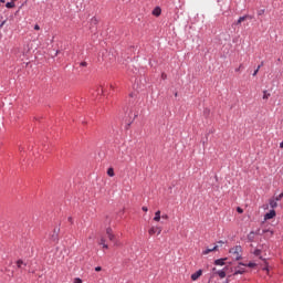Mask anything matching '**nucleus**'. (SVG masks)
I'll return each instance as SVG.
<instances>
[{
	"mask_svg": "<svg viewBox=\"0 0 283 283\" xmlns=\"http://www.w3.org/2000/svg\"><path fill=\"white\" fill-rule=\"evenodd\" d=\"M230 255L232 260H242V247L237 245L232 249H230Z\"/></svg>",
	"mask_w": 283,
	"mask_h": 283,
	"instance_id": "obj_1",
	"label": "nucleus"
},
{
	"mask_svg": "<svg viewBox=\"0 0 283 283\" xmlns=\"http://www.w3.org/2000/svg\"><path fill=\"white\" fill-rule=\"evenodd\" d=\"M149 235H160L163 233V227L153 226L148 230Z\"/></svg>",
	"mask_w": 283,
	"mask_h": 283,
	"instance_id": "obj_2",
	"label": "nucleus"
},
{
	"mask_svg": "<svg viewBox=\"0 0 283 283\" xmlns=\"http://www.w3.org/2000/svg\"><path fill=\"white\" fill-rule=\"evenodd\" d=\"M50 240L54 243V244H59V229H54L52 234L50 235Z\"/></svg>",
	"mask_w": 283,
	"mask_h": 283,
	"instance_id": "obj_3",
	"label": "nucleus"
},
{
	"mask_svg": "<svg viewBox=\"0 0 283 283\" xmlns=\"http://www.w3.org/2000/svg\"><path fill=\"white\" fill-rule=\"evenodd\" d=\"M106 235L111 242H114V240H116V235L114 234V230H112V228L106 229Z\"/></svg>",
	"mask_w": 283,
	"mask_h": 283,
	"instance_id": "obj_4",
	"label": "nucleus"
},
{
	"mask_svg": "<svg viewBox=\"0 0 283 283\" xmlns=\"http://www.w3.org/2000/svg\"><path fill=\"white\" fill-rule=\"evenodd\" d=\"M247 19H253V17H251V15H249V14L243 15V17H240V18L238 19V21L233 23V25H240V23H242L243 21H247Z\"/></svg>",
	"mask_w": 283,
	"mask_h": 283,
	"instance_id": "obj_5",
	"label": "nucleus"
},
{
	"mask_svg": "<svg viewBox=\"0 0 283 283\" xmlns=\"http://www.w3.org/2000/svg\"><path fill=\"white\" fill-rule=\"evenodd\" d=\"M273 218H275V210H271L264 216V220H273Z\"/></svg>",
	"mask_w": 283,
	"mask_h": 283,
	"instance_id": "obj_6",
	"label": "nucleus"
},
{
	"mask_svg": "<svg viewBox=\"0 0 283 283\" xmlns=\"http://www.w3.org/2000/svg\"><path fill=\"white\" fill-rule=\"evenodd\" d=\"M202 275V270L197 271L196 273L191 274L192 282H196Z\"/></svg>",
	"mask_w": 283,
	"mask_h": 283,
	"instance_id": "obj_7",
	"label": "nucleus"
},
{
	"mask_svg": "<svg viewBox=\"0 0 283 283\" xmlns=\"http://www.w3.org/2000/svg\"><path fill=\"white\" fill-rule=\"evenodd\" d=\"M213 251H218V245H214L212 249H206L202 255H209V253H213Z\"/></svg>",
	"mask_w": 283,
	"mask_h": 283,
	"instance_id": "obj_8",
	"label": "nucleus"
},
{
	"mask_svg": "<svg viewBox=\"0 0 283 283\" xmlns=\"http://www.w3.org/2000/svg\"><path fill=\"white\" fill-rule=\"evenodd\" d=\"M163 10L160 9V7H157L153 10V14L154 17H160Z\"/></svg>",
	"mask_w": 283,
	"mask_h": 283,
	"instance_id": "obj_9",
	"label": "nucleus"
},
{
	"mask_svg": "<svg viewBox=\"0 0 283 283\" xmlns=\"http://www.w3.org/2000/svg\"><path fill=\"white\" fill-rule=\"evenodd\" d=\"M270 207H271V209H276L277 201L274 198L270 199Z\"/></svg>",
	"mask_w": 283,
	"mask_h": 283,
	"instance_id": "obj_10",
	"label": "nucleus"
},
{
	"mask_svg": "<svg viewBox=\"0 0 283 283\" xmlns=\"http://www.w3.org/2000/svg\"><path fill=\"white\" fill-rule=\"evenodd\" d=\"M217 275H219L221 280H224V277H227V272L224 270H221L217 272Z\"/></svg>",
	"mask_w": 283,
	"mask_h": 283,
	"instance_id": "obj_11",
	"label": "nucleus"
},
{
	"mask_svg": "<svg viewBox=\"0 0 283 283\" xmlns=\"http://www.w3.org/2000/svg\"><path fill=\"white\" fill-rule=\"evenodd\" d=\"M214 264H216L217 266H224V259H218V260H216V261H214Z\"/></svg>",
	"mask_w": 283,
	"mask_h": 283,
	"instance_id": "obj_12",
	"label": "nucleus"
},
{
	"mask_svg": "<svg viewBox=\"0 0 283 283\" xmlns=\"http://www.w3.org/2000/svg\"><path fill=\"white\" fill-rule=\"evenodd\" d=\"M160 220V210L155 212L154 221L158 222Z\"/></svg>",
	"mask_w": 283,
	"mask_h": 283,
	"instance_id": "obj_13",
	"label": "nucleus"
},
{
	"mask_svg": "<svg viewBox=\"0 0 283 283\" xmlns=\"http://www.w3.org/2000/svg\"><path fill=\"white\" fill-rule=\"evenodd\" d=\"M17 266H18V269H23V266H25V263L23 262V260H18Z\"/></svg>",
	"mask_w": 283,
	"mask_h": 283,
	"instance_id": "obj_14",
	"label": "nucleus"
},
{
	"mask_svg": "<svg viewBox=\"0 0 283 283\" xmlns=\"http://www.w3.org/2000/svg\"><path fill=\"white\" fill-rule=\"evenodd\" d=\"M107 176H109L111 178H114V176H115L114 168H108L107 169Z\"/></svg>",
	"mask_w": 283,
	"mask_h": 283,
	"instance_id": "obj_15",
	"label": "nucleus"
},
{
	"mask_svg": "<svg viewBox=\"0 0 283 283\" xmlns=\"http://www.w3.org/2000/svg\"><path fill=\"white\" fill-rule=\"evenodd\" d=\"M244 273V270H240V268H237L234 271V275H242Z\"/></svg>",
	"mask_w": 283,
	"mask_h": 283,
	"instance_id": "obj_16",
	"label": "nucleus"
},
{
	"mask_svg": "<svg viewBox=\"0 0 283 283\" xmlns=\"http://www.w3.org/2000/svg\"><path fill=\"white\" fill-rule=\"evenodd\" d=\"M283 198V192H281L279 196L276 197H273V199L276 201V202H280V200H282Z\"/></svg>",
	"mask_w": 283,
	"mask_h": 283,
	"instance_id": "obj_17",
	"label": "nucleus"
},
{
	"mask_svg": "<svg viewBox=\"0 0 283 283\" xmlns=\"http://www.w3.org/2000/svg\"><path fill=\"white\" fill-rule=\"evenodd\" d=\"M271 96L270 93H266V91L263 92V99L269 101V97Z\"/></svg>",
	"mask_w": 283,
	"mask_h": 283,
	"instance_id": "obj_18",
	"label": "nucleus"
},
{
	"mask_svg": "<svg viewBox=\"0 0 283 283\" xmlns=\"http://www.w3.org/2000/svg\"><path fill=\"white\" fill-rule=\"evenodd\" d=\"M98 244H99V247H103V245H105L106 243H105V238H101L99 239V241H98Z\"/></svg>",
	"mask_w": 283,
	"mask_h": 283,
	"instance_id": "obj_19",
	"label": "nucleus"
},
{
	"mask_svg": "<svg viewBox=\"0 0 283 283\" xmlns=\"http://www.w3.org/2000/svg\"><path fill=\"white\" fill-rule=\"evenodd\" d=\"M6 8H14V2H7Z\"/></svg>",
	"mask_w": 283,
	"mask_h": 283,
	"instance_id": "obj_20",
	"label": "nucleus"
},
{
	"mask_svg": "<svg viewBox=\"0 0 283 283\" xmlns=\"http://www.w3.org/2000/svg\"><path fill=\"white\" fill-rule=\"evenodd\" d=\"M74 283H83V280H81L80 277H75Z\"/></svg>",
	"mask_w": 283,
	"mask_h": 283,
	"instance_id": "obj_21",
	"label": "nucleus"
},
{
	"mask_svg": "<svg viewBox=\"0 0 283 283\" xmlns=\"http://www.w3.org/2000/svg\"><path fill=\"white\" fill-rule=\"evenodd\" d=\"M258 14H259V17H262V14H264V9L259 10Z\"/></svg>",
	"mask_w": 283,
	"mask_h": 283,
	"instance_id": "obj_22",
	"label": "nucleus"
},
{
	"mask_svg": "<svg viewBox=\"0 0 283 283\" xmlns=\"http://www.w3.org/2000/svg\"><path fill=\"white\" fill-rule=\"evenodd\" d=\"M238 213H244V210L240 207L237 208Z\"/></svg>",
	"mask_w": 283,
	"mask_h": 283,
	"instance_id": "obj_23",
	"label": "nucleus"
},
{
	"mask_svg": "<svg viewBox=\"0 0 283 283\" xmlns=\"http://www.w3.org/2000/svg\"><path fill=\"white\" fill-rule=\"evenodd\" d=\"M248 266H249L250 269H253V266H255V263L250 262V263L248 264Z\"/></svg>",
	"mask_w": 283,
	"mask_h": 283,
	"instance_id": "obj_24",
	"label": "nucleus"
},
{
	"mask_svg": "<svg viewBox=\"0 0 283 283\" xmlns=\"http://www.w3.org/2000/svg\"><path fill=\"white\" fill-rule=\"evenodd\" d=\"M92 23L97 24L98 20H96V18H92Z\"/></svg>",
	"mask_w": 283,
	"mask_h": 283,
	"instance_id": "obj_25",
	"label": "nucleus"
},
{
	"mask_svg": "<svg viewBox=\"0 0 283 283\" xmlns=\"http://www.w3.org/2000/svg\"><path fill=\"white\" fill-rule=\"evenodd\" d=\"M161 218H163L164 220H169V216H168V214H164Z\"/></svg>",
	"mask_w": 283,
	"mask_h": 283,
	"instance_id": "obj_26",
	"label": "nucleus"
},
{
	"mask_svg": "<svg viewBox=\"0 0 283 283\" xmlns=\"http://www.w3.org/2000/svg\"><path fill=\"white\" fill-rule=\"evenodd\" d=\"M258 72H260L258 69L253 72L252 76H258Z\"/></svg>",
	"mask_w": 283,
	"mask_h": 283,
	"instance_id": "obj_27",
	"label": "nucleus"
},
{
	"mask_svg": "<svg viewBox=\"0 0 283 283\" xmlns=\"http://www.w3.org/2000/svg\"><path fill=\"white\" fill-rule=\"evenodd\" d=\"M95 271H97V272L103 271V268L96 266V268H95Z\"/></svg>",
	"mask_w": 283,
	"mask_h": 283,
	"instance_id": "obj_28",
	"label": "nucleus"
},
{
	"mask_svg": "<svg viewBox=\"0 0 283 283\" xmlns=\"http://www.w3.org/2000/svg\"><path fill=\"white\" fill-rule=\"evenodd\" d=\"M81 65H82V67H86L87 66V62H82Z\"/></svg>",
	"mask_w": 283,
	"mask_h": 283,
	"instance_id": "obj_29",
	"label": "nucleus"
},
{
	"mask_svg": "<svg viewBox=\"0 0 283 283\" xmlns=\"http://www.w3.org/2000/svg\"><path fill=\"white\" fill-rule=\"evenodd\" d=\"M264 65V62H261V64L256 67V70L260 71V69Z\"/></svg>",
	"mask_w": 283,
	"mask_h": 283,
	"instance_id": "obj_30",
	"label": "nucleus"
},
{
	"mask_svg": "<svg viewBox=\"0 0 283 283\" xmlns=\"http://www.w3.org/2000/svg\"><path fill=\"white\" fill-rule=\"evenodd\" d=\"M142 210L145 211V212L149 211V209H147V207H145V206L142 208Z\"/></svg>",
	"mask_w": 283,
	"mask_h": 283,
	"instance_id": "obj_31",
	"label": "nucleus"
},
{
	"mask_svg": "<svg viewBox=\"0 0 283 283\" xmlns=\"http://www.w3.org/2000/svg\"><path fill=\"white\" fill-rule=\"evenodd\" d=\"M34 30H41V27H39V24H35Z\"/></svg>",
	"mask_w": 283,
	"mask_h": 283,
	"instance_id": "obj_32",
	"label": "nucleus"
},
{
	"mask_svg": "<svg viewBox=\"0 0 283 283\" xmlns=\"http://www.w3.org/2000/svg\"><path fill=\"white\" fill-rule=\"evenodd\" d=\"M103 249H109V245H107V243H105L104 245H102Z\"/></svg>",
	"mask_w": 283,
	"mask_h": 283,
	"instance_id": "obj_33",
	"label": "nucleus"
},
{
	"mask_svg": "<svg viewBox=\"0 0 283 283\" xmlns=\"http://www.w3.org/2000/svg\"><path fill=\"white\" fill-rule=\"evenodd\" d=\"M254 255H260V250H255Z\"/></svg>",
	"mask_w": 283,
	"mask_h": 283,
	"instance_id": "obj_34",
	"label": "nucleus"
},
{
	"mask_svg": "<svg viewBox=\"0 0 283 283\" xmlns=\"http://www.w3.org/2000/svg\"><path fill=\"white\" fill-rule=\"evenodd\" d=\"M3 25H6V21H3V22L0 24V30H1V28H3Z\"/></svg>",
	"mask_w": 283,
	"mask_h": 283,
	"instance_id": "obj_35",
	"label": "nucleus"
},
{
	"mask_svg": "<svg viewBox=\"0 0 283 283\" xmlns=\"http://www.w3.org/2000/svg\"><path fill=\"white\" fill-rule=\"evenodd\" d=\"M69 222H71V223L73 222V219H72V217H69Z\"/></svg>",
	"mask_w": 283,
	"mask_h": 283,
	"instance_id": "obj_36",
	"label": "nucleus"
},
{
	"mask_svg": "<svg viewBox=\"0 0 283 283\" xmlns=\"http://www.w3.org/2000/svg\"><path fill=\"white\" fill-rule=\"evenodd\" d=\"M129 96H130V98H134V93H130Z\"/></svg>",
	"mask_w": 283,
	"mask_h": 283,
	"instance_id": "obj_37",
	"label": "nucleus"
},
{
	"mask_svg": "<svg viewBox=\"0 0 283 283\" xmlns=\"http://www.w3.org/2000/svg\"><path fill=\"white\" fill-rule=\"evenodd\" d=\"M281 149H283V142L280 144Z\"/></svg>",
	"mask_w": 283,
	"mask_h": 283,
	"instance_id": "obj_38",
	"label": "nucleus"
},
{
	"mask_svg": "<svg viewBox=\"0 0 283 283\" xmlns=\"http://www.w3.org/2000/svg\"><path fill=\"white\" fill-rule=\"evenodd\" d=\"M163 78H167V75L163 74Z\"/></svg>",
	"mask_w": 283,
	"mask_h": 283,
	"instance_id": "obj_39",
	"label": "nucleus"
},
{
	"mask_svg": "<svg viewBox=\"0 0 283 283\" xmlns=\"http://www.w3.org/2000/svg\"><path fill=\"white\" fill-rule=\"evenodd\" d=\"M219 244H224V242L223 241H219Z\"/></svg>",
	"mask_w": 283,
	"mask_h": 283,
	"instance_id": "obj_40",
	"label": "nucleus"
},
{
	"mask_svg": "<svg viewBox=\"0 0 283 283\" xmlns=\"http://www.w3.org/2000/svg\"><path fill=\"white\" fill-rule=\"evenodd\" d=\"M111 90H114V85L111 84Z\"/></svg>",
	"mask_w": 283,
	"mask_h": 283,
	"instance_id": "obj_41",
	"label": "nucleus"
},
{
	"mask_svg": "<svg viewBox=\"0 0 283 283\" xmlns=\"http://www.w3.org/2000/svg\"><path fill=\"white\" fill-rule=\"evenodd\" d=\"M237 72H240V69H237Z\"/></svg>",
	"mask_w": 283,
	"mask_h": 283,
	"instance_id": "obj_42",
	"label": "nucleus"
},
{
	"mask_svg": "<svg viewBox=\"0 0 283 283\" xmlns=\"http://www.w3.org/2000/svg\"><path fill=\"white\" fill-rule=\"evenodd\" d=\"M101 92L103 93V88H101Z\"/></svg>",
	"mask_w": 283,
	"mask_h": 283,
	"instance_id": "obj_43",
	"label": "nucleus"
}]
</instances>
